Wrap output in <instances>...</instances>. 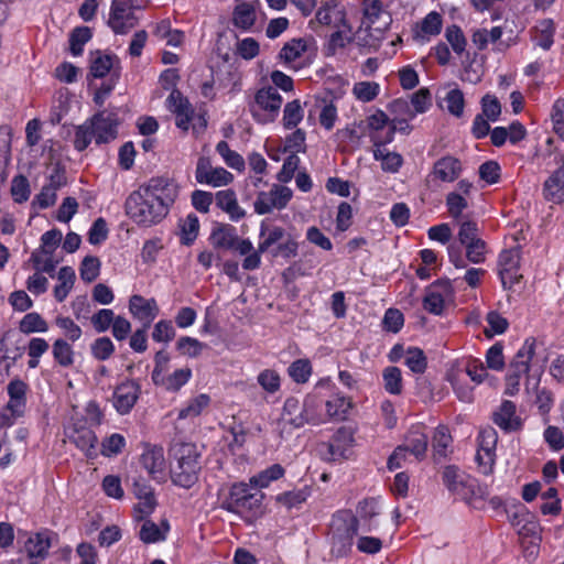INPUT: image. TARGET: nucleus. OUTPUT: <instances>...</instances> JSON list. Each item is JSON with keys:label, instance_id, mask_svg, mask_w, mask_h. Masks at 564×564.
<instances>
[{"label": "nucleus", "instance_id": "1", "mask_svg": "<svg viewBox=\"0 0 564 564\" xmlns=\"http://www.w3.org/2000/svg\"><path fill=\"white\" fill-rule=\"evenodd\" d=\"M178 197L177 184L167 177H152L133 191L124 202L127 216L139 227L160 224Z\"/></svg>", "mask_w": 564, "mask_h": 564}, {"label": "nucleus", "instance_id": "2", "mask_svg": "<svg viewBox=\"0 0 564 564\" xmlns=\"http://www.w3.org/2000/svg\"><path fill=\"white\" fill-rule=\"evenodd\" d=\"M170 452L175 460L171 469L173 484L185 489L192 488L197 482L202 468L197 446L194 443L174 442Z\"/></svg>", "mask_w": 564, "mask_h": 564}, {"label": "nucleus", "instance_id": "3", "mask_svg": "<svg viewBox=\"0 0 564 564\" xmlns=\"http://www.w3.org/2000/svg\"><path fill=\"white\" fill-rule=\"evenodd\" d=\"M442 479L454 496L474 507H478V502L485 500L489 495L487 486L480 485L476 478L453 465L444 468Z\"/></svg>", "mask_w": 564, "mask_h": 564}, {"label": "nucleus", "instance_id": "4", "mask_svg": "<svg viewBox=\"0 0 564 564\" xmlns=\"http://www.w3.org/2000/svg\"><path fill=\"white\" fill-rule=\"evenodd\" d=\"M264 494L252 490L247 484H234L228 497L223 501L221 508L228 512L246 518H256L263 512Z\"/></svg>", "mask_w": 564, "mask_h": 564}, {"label": "nucleus", "instance_id": "5", "mask_svg": "<svg viewBox=\"0 0 564 564\" xmlns=\"http://www.w3.org/2000/svg\"><path fill=\"white\" fill-rule=\"evenodd\" d=\"M358 532V519L348 513L333 517L329 530L330 552L337 557L346 555L352 546V540Z\"/></svg>", "mask_w": 564, "mask_h": 564}, {"label": "nucleus", "instance_id": "6", "mask_svg": "<svg viewBox=\"0 0 564 564\" xmlns=\"http://www.w3.org/2000/svg\"><path fill=\"white\" fill-rule=\"evenodd\" d=\"M282 97L274 87H263L254 96V105L251 107L253 118L260 123H269L279 115Z\"/></svg>", "mask_w": 564, "mask_h": 564}, {"label": "nucleus", "instance_id": "7", "mask_svg": "<svg viewBox=\"0 0 564 564\" xmlns=\"http://www.w3.org/2000/svg\"><path fill=\"white\" fill-rule=\"evenodd\" d=\"M313 405L312 398H306L303 405L296 398H288L283 405L282 420L296 429L305 424L316 425L321 423V420L313 413Z\"/></svg>", "mask_w": 564, "mask_h": 564}, {"label": "nucleus", "instance_id": "8", "mask_svg": "<svg viewBox=\"0 0 564 564\" xmlns=\"http://www.w3.org/2000/svg\"><path fill=\"white\" fill-rule=\"evenodd\" d=\"M86 121L94 131L96 144L108 143L118 135L119 119L113 111L101 110Z\"/></svg>", "mask_w": 564, "mask_h": 564}, {"label": "nucleus", "instance_id": "9", "mask_svg": "<svg viewBox=\"0 0 564 564\" xmlns=\"http://www.w3.org/2000/svg\"><path fill=\"white\" fill-rule=\"evenodd\" d=\"M292 191L286 186L273 185L269 192H260L254 202V210L259 215H265L273 209H283L292 198Z\"/></svg>", "mask_w": 564, "mask_h": 564}, {"label": "nucleus", "instance_id": "10", "mask_svg": "<svg viewBox=\"0 0 564 564\" xmlns=\"http://www.w3.org/2000/svg\"><path fill=\"white\" fill-rule=\"evenodd\" d=\"M498 273L503 289H511L521 279L520 250L518 248L502 250L498 257Z\"/></svg>", "mask_w": 564, "mask_h": 564}, {"label": "nucleus", "instance_id": "11", "mask_svg": "<svg viewBox=\"0 0 564 564\" xmlns=\"http://www.w3.org/2000/svg\"><path fill=\"white\" fill-rule=\"evenodd\" d=\"M454 290L449 280H438L432 283L425 292L423 307L431 314L441 315L445 301L453 296Z\"/></svg>", "mask_w": 564, "mask_h": 564}, {"label": "nucleus", "instance_id": "12", "mask_svg": "<svg viewBox=\"0 0 564 564\" xmlns=\"http://www.w3.org/2000/svg\"><path fill=\"white\" fill-rule=\"evenodd\" d=\"M141 387L134 380H124L118 384L112 393V405L116 411L126 415L131 412L140 398Z\"/></svg>", "mask_w": 564, "mask_h": 564}, {"label": "nucleus", "instance_id": "13", "mask_svg": "<svg viewBox=\"0 0 564 564\" xmlns=\"http://www.w3.org/2000/svg\"><path fill=\"white\" fill-rule=\"evenodd\" d=\"M167 109L175 115V124L184 132L188 131L195 111L188 99L178 89L171 91L166 99Z\"/></svg>", "mask_w": 564, "mask_h": 564}, {"label": "nucleus", "instance_id": "14", "mask_svg": "<svg viewBox=\"0 0 564 564\" xmlns=\"http://www.w3.org/2000/svg\"><path fill=\"white\" fill-rule=\"evenodd\" d=\"M195 178L199 184L219 187L231 183L234 175L224 167H212L208 159L199 158L196 165Z\"/></svg>", "mask_w": 564, "mask_h": 564}, {"label": "nucleus", "instance_id": "15", "mask_svg": "<svg viewBox=\"0 0 564 564\" xmlns=\"http://www.w3.org/2000/svg\"><path fill=\"white\" fill-rule=\"evenodd\" d=\"M138 23L131 6L122 0H113L108 24L117 34H124Z\"/></svg>", "mask_w": 564, "mask_h": 564}, {"label": "nucleus", "instance_id": "16", "mask_svg": "<svg viewBox=\"0 0 564 564\" xmlns=\"http://www.w3.org/2000/svg\"><path fill=\"white\" fill-rule=\"evenodd\" d=\"M492 422L505 433L518 432L523 426L522 419L517 414V405L509 400L502 401L492 412Z\"/></svg>", "mask_w": 564, "mask_h": 564}, {"label": "nucleus", "instance_id": "17", "mask_svg": "<svg viewBox=\"0 0 564 564\" xmlns=\"http://www.w3.org/2000/svg\"><path fill=\"white\" fill-rule=\"evenodd\" d=\"M129 312L142 326L150 327L160 313L156 300L145 299L142 295L133 294L129 299Z\"/></svg>", "mask_w": 564, "mask_h": 564}, {"label": "nucleus", "instance_id": "18", "mask_svg": "<svg viewBox=\"0 0 564 564\" xmlns=\"http://www.w3.org/2000/svg\"><path fill=\"white\" fill-rule=\"evenodd\" d=\"M535 345L536 340L533 337H529L524 340L522 347L517 351L513 360L510 364V380L516 379V383H518L520 378L529 372L530 364L533 360L535 354Z\"/></svg>", "mask_w": 564, "mask_h": 564}, {"label": "nucleus", "instance_id": "19", "mask_svg": "<svg viewBox=\"0 0 564 564\" xmlns=\"http://www.w3.org/2000/svg\"><path fill=\"white\" fill-rule=\"evenodd\" d=\"M140 464L152 479L162 481L165 478V457L161 446L147 445L140 456Z\"/></svg>", "mask_w": 564, "mask_h": 564}, {"label": "nucleus", "instance_id": "20", "mask_svg": "<svg viewBox=\"0 0 564 564\" xmlns=\"http://www.w3.org/2000/svg\"><path fill=\"white\" fill-rule=\"evenodd\" d=\"M498 443V433L497 431L491 427L487 426L482 430H480L478 434V446L479 449L476 455V459L479 463V465L489 466V469H491V466L495 462L496 457V446Z\"/></svg>", "mask_w": 564, "mask_h": 564}, {"label": "nucleus", "instance_id": "21", "mask_svg": "<svg viewBox=\"0 0 564 564\" xmlns=\"http://www.w3.org/2000/svg\"><path fill=\"white\" fill-rule=\"evenodd\" d=\"M315 19L319 24L333 29L343 28L348 23L345 8L337 0L327 1L318 8Z\"/></svg>", "mask_w": 564, "mask_h": 564}, {"label": "nucleus", "instance_id": "22", "mask_svg": "<svg viewBox=\"0 0 564 564\" xmlns=\"http://www.w3.org/2000/svg\"><path fill=\"white\" fill-rule=\"evenodd\" d=\"M463 171L462 162L453 155H445L438 159L434 164L429 176L441 182L453 183Z\"/></svg>", "mask_w": 564, "mask_h": 564}, {"label": "nucleus", "instance_id": "23", "mask_svg": "<svg viewBox=\"0 0 564 564\" xmlns=\"http://www.w3.org/2000/svg\"><path fill=\"white\" fill-rule=\"evenodd\" d=\"M69 441L80 449L87 458H96L98 437L96 433L86 426H74L68 435Z\"/></svg>", "mask_w": 564, "mask_h": 564}, {"label": "nucleus", "instance_id": "24", "mask_svg": "<svg viewBox=\"0 0 564 564\" xmlns=\"http://www.w3.org/2000/svg\"><path fill=\"white\" fill-rule=\"evenodd\" d=\"M402 445L416 460H423L426 455L429 436L423 425H413L408 431Z\"/></svg>", "mask_w": 564, "mask_h": 564}, {"label": "nucleus", "instance_id": "25", "mask_svg": "<svg viewBox=\"0 0 564 564\" xmlns=\"http://www.w3.org/2000/svg\"><path fill=\"white\" fill-rule=\"evenodd\" d=\"M354 434L348 427H340L324 446L327 448L328 458L337 460L345 458L348 449L352 446Z\"/></svg>", "mask_w": 564, "mask_h": 564}, {"label": "nucleus", "instance_id": "26", "mask_svg": "<svg viewBox=\"0 0 564 564\" xmlns=\"http://www.w3.org/2000/svg\"><path fill=\"white\" fill-rule=\"evenodd\" d=\"M51 547L50 531H41L31 535L25 542V551L31 564H36L39 560H44Z\"/></svg>", "mask_w": 564, "mask_h": 564}, {"label": "nucleus", "instance_id": "27", "mask_svg": "<svg viewBox=\"0 0 564 564\" xmlns=\"http://www.w3.org/2000/svg\"><path fill=\"white\" fill-rule=\"evenodd\" d=\"M325 409L329 421L341 422L348 417L352 409V401L341 393H334L325 401Z\"/></svg>", "mask_w": 564, "mask_h": 564}, {"label": "nucleus", "instance_id": "28", "mask_svg": "<svg viewBox=\"0 0 564 564\" xmlns=\"http://www.w3.org/2000/svg\"><path fill=\"white\" fill-rule=\"evenodd\" d=\"M261 3L259 0L250 2H241L236 6L232 13L234 24L243 30H249L256 22L257 12L260 10Z\"/></svg>", "mask_w": 564, "mask_h": 564}, {"label": "nucleus", "instance_id": "29", "mask_svg": "<svg viewBox=\"0 0 564 564\" xmlns=\"http://www.w3.org/2000/svg\"><path fill=\"white\" fill-rule=\"evenodd\" d=\"M218 208L227 213L232 221L245 217L246 212L239 206L236 193L232 189H223L215 195Z\"/></svg>", "mask_w": 564, "mask_h": 564}, {"label": "nucleus", "instance_id": "30", "mask_svg": "<svg viewBox=\"0 0 564 564\" xmlns=\"http://www.w3.org/2000/svg\"><path fill=\"white\" fill-rule=\"evenodd\" d=\"M169 531L170 524L166 519L162 520L160 525L150 519H144L139 531V538L147 544L158 543L166 539Z\"/></svg>", "mask_w": 564, "mask_h": 564}, {"label": "nucleus", "instance_id": "31", "mask_svg": "<svg viewBox=\"0 0 564 564\" xmlns=\"http://www.w3.org/2000/svg\"><path fill=\"white\" fill-rule=\"evenodd\" d=\"M446 380L451 383L454 393L460 401L470 403L474 400V387L466 382V378L459 369L451 366L446 372Z\"/></svg>", "mask_w": 564, "mask_h": 564}, {"label": "nucleus", "instance_id": "32", "mask_svg": "<svg viewBox=\"0 0 564 564\" xmlns=\"http://www.w3.org/2000/svg\"><path fill=\"white\" fill-rule=\"evenodd\" d=\"M119 64V59L113 54H104L100 51H96L90 54V70L89 74L94 78H104L116 69V65Z\"/></svg>", "mask_w": 564, "mask_h": 564}, {"label": "nucleus", "instance_id": "33", "mask_svg": "<svg viewBox=\"0 0 564 564\" xmlns=\"http://www.w3.org/2000/svg\"><path fill=\"white\" fill-rule=\"evenodd\" d=\"M451 366L459 369L462 375L465 378L469 377L475 384H480L488 376L486 367L479 359L455 360Z\"/></svg>", "mask_w": 564, "mask_h": 564}, {"label": "nucleus", "instance_id": "34", "mask_svg": "<svg viewBox=\"0 0 564 564\" xmlns=\"http://www.w3.org/2000/svg\"><path fill=\"white\" fill-rule=\"evenodd\" d=\"M380 513L379 501L376 498H367L360 501L357 506L358 521L364 524L367 532L372 531L378 527L375 518Z\"/></svg>", "mask_w": 564, "mask_h": 564}, {"label": "nucleus", "instance_id": "35", "mask_svg": "<svg viewBox=\"0 0 564 564\" xmlns=\"http://www.w3.org/2000/svg\"><path fill=\"white\" fill-rule=\"evenodd\" d=\"M383 141H375L376 149L373 150V158L376 161L381 162V169L388 173H397L403 164V158L397 152H389L381 149L384 145Z\"/></svg>", "mask_w": 564, "mask_h": 564}, {"label": "nucleus", "instance_id": "36", "mask_svg": "<svg viewBox=\"0 0 564 564\" xmlns=\"http://www.w3.org/2000/svg\"><path fill=\"white\" fill-rule=\"evenodd\" d=\"M543 195L546 200L555 204L564 200V173L562 170L554 171L544 182Z\"/></svg>", "mask_w": 564, "mask_h": 564}, {"label": "nucleus", "instance_id": "37", "mask_svg": "<svg viewBox=\"0 0 564 564\" xmlns=\"http://www.w3.org/2000/svg\"><path fill=\"white\" fill-rule=\"evenodd\" d=\"M443 25V18L436 11L427 13L419 25L415 32V37L422 41H429L431 36H436L441 33Z\"/></svg>", "mask_w": 564, "mask_h": 564}, {"label": "nucleus", "instance_id": "38", "mask_svg": "<svg viewBox=\"0 0 564 564\" xmlns=\"http://www.w3.org/2000/svg\"><path fill=\"white\" fill-rule=\"evenodd\" d=\"M533 31L535 44L544 51H549L554 43V21L552 19H543L536 23Z\"/></svg>", "mask_w": 564, "mask_h": 564}, {"label": "nucleus", "instance_id": "39", "mask_svg": "<svg viewBox=\"0 0 564 564\" xmlns=\"http://www.w3.org/2000/svg\"><path fill=\"white\" fill-rule=\"evenodd\" d=\"M58 284L54 288V297L57 302H63L72 291L76 275L72 267H62L57 274Z\"/></svg>", "mask_w": 564, "mask_h": 564}, {"label": "nucleus", "instance_id": "40", "mask_svg": "<svg viewBox=\"0 0 564 564\" xmlns=\"http://www.w3.org/2000/svg\"><path fill=\"white\" fill-rule=\"evenodd\" d=\"M311 488L308 486H304L300 489H294L291 491H285L275 497V501L282 506H284L288 510L299 509L311 496Z\"/></svg>", "mask_w": 564, "mask_h": 564}, {"label": "nucleus", "instance_id": "41", "mask_svg": "<svg viewBox=\"0 0 564 564\" xmlns=\"http://www.w3.org/2000/svg\"><path fill=\"white\" fill-rule=\"evenodd\" d=\"M210 403V397L206 393H200L195 398L187 401V403L180 409L177 419L186 420V419H195L202 414L204 409H206Z\"/></svg>", "mask_w": 564, "mask_h": 564}, {"label": "nucleus", "instance_id": "42", "mask_svg": "<svg viewBox=\"0 0 564 564\" xmlns=\"http://www.w3.org/2000/svg\"><path fill=\"white\" fill-rule=\"evenodd\" d=\"M259 252H265L275 243H280L285 238V230L282 227H268L264 223L260 228Z\"/></svg>", "mask_w": 564, "mask_h": 564}, {"label": "nucleus", "instance_id": "43", "mask_svg": "<svg viewBox=\"0 0 564 564\" xmlns=\"http://www.w3.org/2000/svg\"><path fill=\"white\" fill-rule=\"evenodd\" d=\"M29 262L32 263L35 271L54 276L58 260H55L53 254H46L43 250H34L31 253Z\"/></svg>", "mask_w": 564, "mask_h": 564}, {"label": "nucleus", "instance_id": "44", "mask_svg": "<svg viewBox=\"0 0 564 564\" xmlns=\"http://www.w3.org/2000/svg\"><path fill=\"white\" fill-rule=\"evenodd\" d=\"M307 45L303 39H293L285 43L279 53V58L285 65H292L306 51Z\"/></svg>", "mask_w": 564, "mask_h": 564}, {"label": "nucleus", "instance_id": "45", "mask_svg": "<svg viewBox=\"0 0 564 564\" xmlns=\"http://www.w3.org/2000/svg\"><path fill=\"white\" fill-rule=\"evenodd\" d=\"M180 238L182 245L191 246L197 238L199 231V220L194 214H189L186 218L180 220Z\"/></svg>", "mask_w": 564, "mask_h": 564}, {"label": "nucleus", "instance_id": "46", "mask_svg": "<svg viewBox=\"0 0 564 564\" xmlns=\"http://www.w3.org/2000/svg\"><path fill=\"white\" fill-rule=\"evenodd\" d=\"M236 229L230 225H220L213 229L210 239L217 248H234L232 242L236 240Z\"/></svg>", "mask_w": 564, "mask_h": 564}, {"label": "nucleus", "instance_id": "47", "mask_svg": "<svg viewBox=\"0 0 564 564\" xmlns=\"http://www.w3.org/2000/svg\"><path fill=\"white\" fill-rule=\"evenodd\" d=\"M284 473L285 470L280 464H273L252 476L250 478V484L259 488H267L272 481L282 478Z\"/></svg>", "mask_w": 564, "mask_h": 564}, {"label": "nucleus", "instance_id": "48", "mask_svg": "<svg viewBox=\"0 0 564 564\" xmlns=\"http://www.w3.org/2000/svg\"><path fill=\"white\" fill-rule=\"evenodd\" d=\"M52 355L54 360L62 367H70L74 364V350L65 339L58 338L53 343Z\"/></svg>", "mask_w": 564, "mask_h": 564}, {"label": "nucleus", "instance_id": "49", "mask_svg": "<svg viewBox=\"0 0 564 564\" xmlns=\"http://www.w3.org/2000/svg\"><path fill=\"white\" fill-rule=\"evenodd\" d=\"M383 387L390 394H400L403 389L402 373L398 367H387L382 372Z\"/></svg>", "mask_w": 564, "mask_h": 564}, {"label": "nucleus", "instance_id": "50", "mask_svg": "<svg viewBox=\"0 0 564 564\" xmlns=\"http://www.w3.org/2000/svg\"><path fill=\"white\" fill-rule=\"evenodd\" d=\"M93 32L88 26H77L69 35V48L74 56L83 54L84 45L91 39Z\"/></svg>", "mask_w": 564, "mask_h": 564}, {"label": "nucleus", "instance_id": "51", "mask_svg": "<svg viewBox=\"0 0 564 564\" xmlns=\"http://www.w3.org/2000/svg\"><path fill=\"white\" fill-rule=\"evenodd\" d=\"M404 364L414 373H423L427 367L426 356L417 347H409L405 350Z\"/></svg>", "mask_w": 564, "mask_h": 564}, {"label": "nucleus", "instance_id": "52", "mask_svg": "<svg viewBox=\"0 0 564 564\" xmlns=\"http://www.w3.org/2000/svg\"><path fill=\"white\" fill-rule=\"evenodd\" d=\"M19 328L24 334L36 332L44 333L48 329V325L39 313L32 312L24 315L20 322Z\"/></svg>", "mask_w": 564, "mask_h": 564}, {"label": "nucleus", "instance_id": "53", "mask_svg": "<svg viewBox=\"0 0 564 564\" xmlns=\"http://www.w3.org/2000/svg\"><path fill=\"white\" fill-rule=\"evenodd\" d=\"M192 378L191 368L176 369L173 373L167 377H163V382L160 386H164L169 391H178L185 386Z\"/></svg>", "mask_w": 564, "mask_h": 564}, {"label": "nucleus", "instance_id": "54", "mask_svg": "<svg viewBox=\"0 0 564 564\" xmlns=\"http://www.w3.org/2000/svg\"><path fill=\"white\" fill-rule=\"evenodd\" d=\"M90 352L96 360L105 361L113 355L115 345L107 336L98 337L91 343Z\"/></svg>", "mask_w": 564, "mask_h": 564}, {"label": "nucleus", "instance_id": "55", "mask_svg": "<svg viewBox=\"0 0 564 564\" xmlns=\"http://www.w3.org/2000/svg\"><path fill=\"white\" fill-rule=\"evenodd\" d=\"M312 370L308 359H297L289 366L288 373L294 382L305 383L308 381Z\"/></svg>", "mask_w": 564, "mask_h": 564}, {"label": "nucleus", "instance_id": "56", "mask_svg": "<svg viewBox=\"0 0 564 564\" xmlns=\"http://www.w3.org/2000/svg\"><path fill=\"white\" fill-rule=\"evenodd\" d=\"M10 193L15 203L22 204L26 202L31 194L29 180L22 174L14 176L11 182Z\"/></svg>", "mask_w": 564, "mask_h": 564}, {"label": "nucleus", "instance_id": "57", "mask_svg": "<svg viewBox=\"0 0 564 564\" xmlns=\"http://www.w3.org/2000/svg\"><path fill=\"white\" fill-rule=\"evenodd\" d=\"M257 381L259 386L270 394L278 392L281 388V377L278 371L273 369H264L262 370L258 377Z\"/></svg>", "mask_w": 564, "mask_h": 564}, {"label": "nucleus", "instance_id": "58", "mask_svg": "<svg viewBox=\"0 0 564 564\" xmlns=\"http://www.w3.org/2000/svg\"><path fill=\"white\" fill-rule=\"evenodd\" d=\"M445 39L457 55H462L465 52L467 40L458 25L452 24L447 26L445 30Z\"/></svg>", "mask_w": 564, "mask_h": 564}, {"label": "nucleus", "instance_id": "59", "mask_svg": "<svg viewBox=\"0 0 564 564\" xmlns=\"http://www.w3.org/2000/svg\"><path fill=\"white\" fill-rule=\"evenodd\" d=\"M206 345L189 336H182L176 343V349L181 355L195 358L199 356Z\"/></svg>", "mask_w": 564, "mask_h": 564}, {"label": "nucleus", "instance_id": "60", "mask_svg": "<svg viewBox=\"0 0 564 564\" xmlns=\"http://www.w3.org/2000/svg\"><path fill=\"white\" fill-rule=\"evenodd\" d=\"M451 442L452 436L448 434L447 429L444 426H438L433 437V452L435 459L446 457L447 448L451 445Z\"/></svg>", "mask_w": 564, "mask_h": 564}, {"label": "nucleus", "instance_id": "61", "mask_svg": "<svg viewBox=\"0 0 564 564\" xmlns=\"http://www.w3.org/2000/svg\"><path fill=\"white\" fill-rule=\"evenodd\" d=\"M380 91L379 84L375 82H359L354 85L352 93L355 97L364 102L372 101Z\"/></svg>", "mask_w": 564, "mask_h": 564}, {"label": "nucleus", "instance_id": "62", "mask_svg": "<svg viewBox=\"0 0 564 564\" xmlns=\"http://www.w3.org/2000/svg\"><path fill=\"white\" fill-rule=\"evenodd\" d=\"M303 119V109L299 100L290 101L283 110V126L286 129L295 128Z\"/></svg>", "mask_w": 564, "mask_h": 564}, {"label": "nucleus", "instance_id": "63", "mask_svg": "<svg viewBox=\"0 0 564 564\" xmlns=\"http://www.w3.org/2000/svg\"><path fill=\"white\" fill-rule=\"evenodd\" d=\"M115 312L110 308H100L90 317V323L97 333H105L115 321Z\"/></svg>", "mask_w": 564, "mask_h": 564}, {"label": "nucleus", "instance_id": "64", "mask_svg": "<svg viewBox=\"0 0 564 564\" xmlns=\"http://www.w3.org/2000/svg\"><path fill=\"white\" fill-rule=\"evenodd\" d=\"M446 108L448 112L457 118L464 113L465 98L460 89L454 88L445 96Z\"/></svg>", "mask_w": 564, "mask_h": 564}]
</instances>
